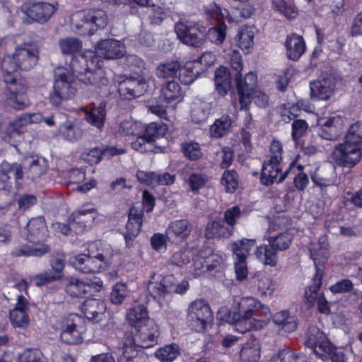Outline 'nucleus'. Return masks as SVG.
Masks as SVG:
<instances>
[{
  "instance_id": "1",
  "label": "nucleus",
  "mask_w": 362,
  "mask_h": 362,
  "mask_svg": "<svg viewBox=\"0 0 362 362\" xmlns=\"http://www.w3.org/2000/svg\"><path fill=\"white\" fill-rule=\"evenodd\" d=\"M39 49L33 42H25L16 47L12 56L2 62L3 80L6 85V103L16 110H23L30 105L26 81L17 74L18 70L29 71L37 64Z\"/></svg>"
},
{
  "instance_id": "2",
  "label": "nucleus",
  "mask_w": 362,
  "mask_h": 362,
  "mask_svg": "<svg viewBox=\"0 0 362 362\" xmlns=\"http://www.w3.org/2000/svg\"><path fill=\"white\" fill-rule=\"evenodd\" d=\"M270 317L268 306L262 304L254 297L247 296L235 302L233 315L229 314L226 321L234 325L235 330L243 334L262 328Z\"/></svg>"
},
{
  "instance_id": "3",
  "label": "nucleus",
  "mask_w": 362,
  "mask_h": 362,
  "mask_svg": "<svg viewBox=\"0 0 362 362\" xmlns=\"http://www.w3.org/2000/svg\"><path fill=\"white\" fill-rule=\"evenodd\" d=\"M127 333L122 341V354L118 362H146V356L141 349H148L157 344L158 326L153 322Z\"/></svg>"
},
{
  "instance_id": "4",
  "label": "nucleus",
  "mask_w": 362,
  "mask_h": 362,
  "mask_svg": "<svg viewBox=\"0 0 362 362\" xmlns=\"http://www.w3.org/2000/svg\"><path fill=\"white\" fill-rule=\"evenodd\" d=\"M362 122L353 124L349 129L345 141L335 146L333 156L336 163L343 167L352 168L361 160Z\"/></svg>"
},
{
  "instance_id": "5",
  "label": "nucleus",
  "mask_w": 362,
  "mask_h": 362,
  "mask_svg": "<svg viewBox=\"0 0 362 362\" xmlns=\"http://www.w3.org/2000/svg\"><path fill=\"white\" fill-rule=\"evenodd\" d=\"M110 262V253L100 247L98 243L89 245L88 254H80L70 259V263L78 272L90 274L106 269Z\"/></svg>"
},
{
  "instance_id": "6",
  "label": "nucleus",
  "mask_w": 362,
  "mask_h": 362,
  "mask_svg": "<svg viewBox=\"0 0 362 362\" xmlns=\"http://www.w3.org/2000/svg\"><path fill=\"white\" fill-rule=\"evenodd\" d=\"M64 291L72 298H86L93 293L98 292L103 287V281L94 277L85 281L74 276H66L62 279Z\"/></svg>"
},
{
  "instance_id": "7",
  "label": "nucleus",
  "mask_w": 362,
  "mask_h": 362,
  "mask_svg": "<svg viewBox=\"0 0 362 362\" xmlns=\"http://www.w3.org/2000/svg\"><path fill=\"white\" fill-rule=\"evenodd\" d=\"M212 320V312L209 305L205 300H196L189 304L187 322L192 329L197 332H204Z\"/></svg>"
},
{
  "instance_id": "8",
  "label": "nucleus",
  "mask_w": 362,
  "mask_h": 362,
  "mask_svg": "<svg viewBox=\"0 0 362 362\" xmlns=\"http://www.w3.org/2000/svg\"><path fill=\"white\" fill-rule=\"evenodd\" d=\"M107 24V16L102 9H90L80 14V20L74 24L75 32L80 35H92L98 29Z\"/></svg>"
},
{
  "instance_id": "9",
  "label": "nucleus",
  "mask_w": 362,
  "mask_h": 362,
  "mask_svg": "<svg viewBox=\"0 0 362 362\" xmlns=\"http://www.w3.org/2000/svg\"><path fill=\"white\" fill-rule=\"evenodd\" d=\"M57 8V1H54L53 4L47 1H25L21 6V10L27 17L23 20L27 23H45L54 14Z\"/></svg>"
},
{
  "instance_id": "10",
  "label": "nucleus",
  "mask_w": 362,
  "mask_h": 362,
  "mask_svg": "<svg viewBox=\"0 0 362 362\" xmlns=\"http://www.w3.org/2000/svg\"><path fill=\"white\" fill-rule=\"evenodd\" d=\"M175 29L177 37L187 45L199 47L204 42L206 28L199 23L178 22Z\"/></svg>"
},
{
  "instance_id": "11",
  "label": "nucleus",
  "mask_w": 362,
  "mask_h": 362,
  "mask_svg": "<svg viewBox=\"0 0 362 362\" xmlns=\"http://www.w3.org/2000/svg\"><path fill=\"white\" fill-rule=\"evenodd\" d=\"M23 158L14 162L6 160L0 163V181L5 184L4 189L11 191L14 183L17 187L25 181Z\"/></svg>"
},
{
  "instance_id": "12",
  "label": "nucleus",
  "mask_w": 362,
  "mask_h": 362,
  "mask_svg": "<svg viewBox=\"0 0 362 362\" xmlns=\"http://www.w3.org/2000/svg\"><path fill=\"white\" fill-rule=\"evenodd\" d=\"M204 12L209 18L217 19V25L209 28L206 31V36L212 42L217 45L221 44L226 39L227 29V25L221 20L224 17V13L220 6L217 5L215 1L207 5Z\"/></svg>"
},
{
  "instance_id": "13",
  "label": "nucleus",
  "mask_w": 362,
  "mask_h": 362,
  "mask_svg": "<svg viewBox=\"0 0 362 362\" xmlns=\"http://www.w3.org/2000/svg\"><path fill=\"white\" fill-rule=\"evenodd\" d=\"M235 82L241 109H247L257 88V76L252 71L248 72L245 77H242L241 74L235 76Z\"/></svg>"
},
{
  "instance_id": "14",
  "label": "nucleus",
  "mask_w": 362,
  "mask_h": 362,
  "mask_svg": "<svg viewBox=\"0 0 362 362\" xmlns=\"http://www.w3.org/2000/svg\"><path fill=\"white\" fill-rule=\"evenodd\" d=\"M53 92L49 95V100L53 105L58 106L64 100L73 97L76 89L73 86L71 77L66 74L59 75L55 78Z\"/></svg>"
},
{
  "instance_id": "15",
  "label": "nucleus",
  "mask_w": 362,
  "mask_h": 362,
  "mask_svg": "<svg viewBox=\"0 0 362 362\" xmlns=\"http://www.w3.org/2000/svg\"><path fill=\"white\" fill-rule=\"evenodd\" d=\"M330 344L326 334L318 327L315 326L308 327L305 344L307 347L310 348L317 356L325 357L327 356V351L330 350Z\"/></svg>"
},
{
  "instance_id": "16",
  "label": "nucleus",
  "mask_w": 362,
  "mask_h": 362,
  "mask_svg": "<svg viewBox=\"0 0 362 362\" xmlns=\"http://www.w3.org/2000/svg\"><path fill=\"white\" fill-rule=\"evenodd\" d=\"M146 88V82L144 78L129 77L119 83L118 92L124 99H131L142 95Z\"/></svg>"
},
{
  "instance_id": "17",
  "label": "nucleus",
  "mask_w": 362,
  "mask_h": 362,
  "mask_svg": "<svg viewBox=\"0 0 362 362\" xmlns=\"http://www.w3.org/2000/svg\"><path fill=\"white\" fill-rule=\"evenodd\" d=\"M336 78L332 76H322L310 83V96L314 100H329L334 93Z\"/></svg>"
},
{
  "instance_id": "18",
  "label": "nucleus",
  "mask_w": 362,
  "mask_h": 362,
  "mask_svg": "<svg viewBox=\"0 0 362 362\" xmlns=\"http://www.w3.org/2000/svg\"><path fill=\"white\" fill-rule=\"evenodd\" d=\"M26 239L30 243H43L49 237V230L43 216L32 218L25 226Z\"/></svg>"
},
{
  "instance_id": "19",
  "label": "nucleus",
  "mask_w": 362,
  "mask_h": 362,
  "mask_svg": "<svg viewBox=\"0 0 362 362\" xmlns=\"http://www.w3.org/2000/svg\"><path fill=\"white\" fill-rule=\"evenodd\" d=\"M279 165L280 164H274L267 160L264 162L260 177V180L262 185L269 186L272 185L275 181L278 183L282 182L292 170L295 163L294 162H292L290 164L289 168L282 173L277 180L278 175L281 171Z\"/></svg>"
},
{
  "instance_id": "20",
  "label": "nucleus",
  "mask_w": 362,
  "mask_h": 362,
  "mask_svg": "<svg viewBox=\"0 0 362 362\" xmlns=\"http://www.w3.org/2000/svg\"><path fill=\"white\" fill-rule=\"evenodd\" d=\"M125 152L124 148H118L115 146H106L105 148L96 146L82 153L81 158L90 165H95L100 163L102 159H110Z\"/></svg>"
},
{
  "instance_id": "21",
  "label": "nucleus",
  "mask_w": 362,
  "mask_h": 362,
  "mask_svg": "<svg viewBox=\"0 0 362 362\" xmlns=\"http://www.w3.org/2000/svg\"><path fill=\"white\" fill-rule=\"evenodd\" d=\"M25 181H35L44 175L48 164L44 158L28 156L23 158Z\"/></svg>"
},
{
  "instance_id": "22",
  "label": "nucleus",
  "mask_w": 362,
  "mask_h": 362,
  "mask_svg": "<svg viewBox=\"0 0 362 362\" xmlns=\"http://www.w3.org/2000/svg\"><path fill=\"white\" fill-rule=\"evenodd\" d=\"M95 51L101 57L113 59L122 57L125 53V47L118 40L107 39L98 42Z\"/></svg>"
},
{
  "instance_id": "23",
  "label": "nucleus",
  "mask_w": 362,
  "mask_h": 362,
  "mask_svg": "<svg viewBox=\"0 0 362 362\" xmlns=\"http://www.w3.org/2000/svg\"><path fill=\"white\" fill-rule=\"evenodd\" d=\"M143 211L138 210L135 206L130 209L128 215V221L126 225V232L124 237L127 247L133 245V239L136 238L140 230L142 224Z\"/></svg>"
},
{
  "instance_id": "24",
  "label": "nucleus",
  "mask_w": 362,
  "mask_h": 362,
  "mask_svg": "<svg viewBox=\"0 0 362 362\" xmlns=\"http://www.w3.org/2000/svg\"><path fill=\"white\" fill-rule=\"evenodd\" d=\"M95 218L94 209L74 211L71 214V226L76 234L82 233L92 226Z\"/></svg>"
},
{
  "instance_id": "25",
  "label": "nucleus",
  "mask_w": 362,
  "mask_h": 362,
  "mask_svg": "<svg viewBox=\"0 0 362 362\" xmlns=\"http://www.w3.org/2000/svg\"><path fill=\"white\" fill-rule=\"evenodd\" d=\"M51 250L50 247L45 243H27L19 245L11 251V256L21 257H42Z\"/></svg>"
},
{
  "instance_id": "26",
  "label": "nucleus",
  "mask_w": 362,
  "mask_h": 362,
  "mask_svg": "<svg viewBox=\"0 0 362 362\" xmlns=\"http://www.w3.org/2000/svg\"><path fill=\"white\" fill-rule=\"evenodd\" d=\"M192 231V225L186 219L174 221L169 225L167 238L173 242H181L187 239Z\"/></svg>"
},
{
  "instance_id": "27",
  "label": "nucleus",
  "mask_w": 362,
  "mask_h": 362,
  "mask_svg": "<svg viewBox=\"0 0 362 362\" xmlns=\"http://www.w3.org/2000/svg\"><path fill=\"white\" fill-rule=\"evenodd\" d=\"M80 309L87 319L99 321L105 313L106 304L100 299L90 298L83 303Z\"/></svg>"
},
{
  "instance_id": "28",
  "label": "nucleus",
  "mask_w": 362,
  "mask_h": 362,
  "mask_svg": "<svg viewBox=\"0 0 362 362\" xmlns=\"http://www.w3.org/2000/svg\"><path fill=\"white\" fill-rule=\"evenodd\" d=\"M173 276L163 277L160 281H150L147 284V291L154 299H162L166 294L173 293Z\"/></svg>"
},
{
  "instance_id": "29",
  "label": "nucleus",
  "mask_w": 362,
  "mask_h": 362,
  "mask_svg": "<svg viewBox=\"0 0 362 362\" xmlns=\"http://www.w3.org/2000/svg\"><path fill=\"white\" fill-rule=\"evenodd\" d=\"M76 320H79L77 315H71L67 320V323L63 326L61 332V339L69 344H75L81 342L82 337L81 331L78 329L75 322Z\"/></svg>"
},
{
  "instance_id": "30",
  "label": "nucleus",
  "mask_w": 362,
  "mask_h": 362,
  "mask_svg": "<svg viewBox=\"0 0 362 362\" xmlns=\"http://www.w3.org/2000/svg\"><path fill=\"white\" fill-rule=\"evenodd\" d=\"M105 104L100 103L97 107H93L90 109L83 107L84 112V119L90 125L101 130L104 126L106 118Z\"/></svg>"
},
{
  "instance_id": "31",
  "label": "nucleus",
  "mask_w": 362,
  "mask_h": 362,
  "mask_svg": "<svg viewBox=\"0 0 362 362\" xmlns=\"http://www.w3.org/2000/svg\"><path fill=\"white\" fill-rule=\"evenodd\" d=\"M127 4L129 8L134 7L136 5L141 7H146L147 12L149 14L151 23L160 24L166 17L165 8L162 6V2L154 4L152 1H128Z\"/></svg>"
},
{
  "instance_id": "32",
  "label": "nucleus",
  "mask_w": 362,
  "mask_h": 362,
  "mask_svg": "<svg viewBox=\"0 0 362 362\" xmlns=\"http://www.w3.org/2000/svg\"><path fill=\"white\" fill-rule=\"evenodd\" d=\"M253 6L248 1H235L230 10H226L230 21L238 23L250 18L254 13Z\"/></svg>"
},
{
  "instance_id": "33",
  "label": "nucleus",
  "mask_w": 362,
  "mask_h": 362,
  "mask_svg": "<svg viewBox=\"0 0 362 362\" xmlns=\"http://www.w3.org/2000/svg\"><path fill=\"white\" fill-rule=\"evenodd\" d=\"M342 132V120L339 117L329 118L322 124L319 135L324 139L333 141Z\"/></svg>"
},
{
  "instance_id": "34",
  "label": "nucleus",
  "mask_w": 362,
  "mask_h": 362,
  "mask_svg": "<svg viewBox=\"0 0 362 362\" xmlns=\"http://www.w3.org/2000/svg\"><path fill=\"white\" fill-rule=\"evenodd\" d=\"M286 54L289 59L298 60L305 51V43L303 37L296 34L288 35L285 42Z\"/></svg>"
},
{
  "instance_id": "35",
  "label": "nucleus",
  "mask_w": 362,
  "mask_h": 362,
  "mask_svg": "<svg viewBox=\"0 0 362 362\" xmlns=\"http://www.w3.org/2000/svg\"><path fill=\"white\" fill-rule=\"evenodd\" d=\"M127 319L129 325L134 329L146 325L148 322L146 308L142 304L135 305L129 310Z\"/></svg>"
},
{
  "instance_id": "36",
  "label": "nucleus",
  "mask_w": 362,
  "mask_h": 362,
  "mask_svg": "<svg viewBox=\"0 0 362 362\" xmlns=\"http://www.w3.org/2000/svg\"><path fill=\"white\" fill-rule=\"evenodd\" d=\"M78 81L85 84L95 86L98 88L107 86L109 83V80L105 76L103 69H97L91 71L90 67L79 76Z\"/></svg>"
},
{
  "instance_id": "37",
  "label": "nucleus",
  "mask_w": 362,
  "mask_h": 362,
  "mask_svg": "<svg viewBox=\"0 0 362 362\" xmlns=\"http://www.w3.org/2000/svg\"><path fill=\"white\" fill-rule=\"evenodd\" d=\"M233 234L231 228L225 225L223 221H213L208 223L205 228V237L207 239L216 238H228Z\"/></svg>"
},
{
  "instance_id": "38",
  "label": "nucleus",
  "mask_w": 362,
  "mask_h": 362,
  "mask_svg": "<svg viewBox=\"0 0 362 362\" xmlns=\"http://www.w3.org/2000/svg\"><path fill=\"white\" fill-rule=\"evenodd\" d=\"M59 132L64 139L69 142H76L81 139L83 135V130L76 123L66 121L59 126Z\"/></svg>"
},
{
  "instance_id": "39",
  "label": "nucleus",
  "mask_w": 362,
  "mask_h": 362,
  "mask_svg": "<svg viewBox=\"0 0 362 362\" xmlns=\"http://www.w3.org/2000/svg\"><path fill=\"white\" fill-rule=\"evenodd\" d=\"M214 83L218 94L224 96L230 88V74L224 66H220L215 71Z\"/></svg>"
},
{
  "instance_id": "40",
  "label": "nucleus",
  "mask_w": 362,
  "mask_h": 362,
  "mask_svg": "<svg viewBox=\"0 0 362 362\" xmlns=\"http://www.w3.org/2000/svg\"><path fill=\"white\" fill-rule=\"evenodd\" d=\"M242 362H258L260 358V346L256 339L247 341L240 351Z\"/></svg>"
},
{
  "instance_id": "41",
  "label": "nucleus",
  "mask_w": 362,
  "mask_h": 362,
  "mask_svg": "<svg viewBox=\"0 0 362 362\" xmlns=\"http://www.w3.org/2000/svg\"><path fill=\"white\" fill-rule=\"evenodd\" d=\"M255 244L254 239H246L238 240L232 243L231 248L235 259L246 260L252 247Z\"/></svg>"
},
{
  "instance_id": "42",
  "label": "nucleus",
  "mask_w": 362,
  "mask_h": 362,
  "mask_svg": "<svg viewBox=\"0 0 362 362\" xmlns=\"http://www.w3.org/2000/svg\"><path fill=\"white\" fill-rule=\"evenodd\" d=\"M276 250L272 244L261 245L257 248L256 256L264 264L275 266L277 260Z\"/></svg>"
},
{
  "instance_id": "43",
  "label": "nucleus",
  "mask_w": 362,
  "mask_h": 362,
  "mask_svg": "<svg viewBox=\"0 0 362 362\" xmlns=\"http://www.w3.org/2000/svg\"><path fill=\"white\" fill-rule=\"evenodd\" d=\"M93 57V52H89L86 54H81L72 58L70 62L71 69L78 79L81 75L85 73L90 68L88 57L92 59Z\"/></svg>"
},
{
  "instance_id": "44",
  "label": "nucleus",
  "mask_w": 362,
  "mask_h": 362,
  "mask_svg": "<svg viewBox=\"0 0 362 362\" xmlns=\"http://www.w3.org/2000/svg\"><path fill=\"white\" fill-rule=\"evenodd\" d=\"M210 105L203 101L195 102L191 110L192 121L196 124L205 122L210 114Z\"/></svg>"
},
{
  "instance_id": "45",
  "label": "nucleus",
  "mask_w": 362,
  "mask_h": 362,
  "mask_svg": "<svg viewBox=\"0 0 362 362\" xmlns=\"http://www.w3.org/2000/svg\"><path fill=\"white\" fill-rule=\"evenodd\" d=\"M273 322L281 326L286 332H293L297 327L296 317L290 315L287 310L276 313L273 316Z\"/></svg>"
},
{
  "instance_id": "46",
  "label": "nucleus",
  "mask_w": 362,
  "mask_h": 362,
  "mask_svg": "<svg viewBox=\"0 0 362 362\" xmlns=\"http://www.w3.org/2000/svg\"><path fill=\"white\" fill-rule=\"evenodd\" d=\"M231 119L228 115H223L216 119L210 127L211 136L214 138H221L227 134L231 127Z\"/></svg>"
},
{
  "instance_id": "47",
  "label": "nucleus",
  "mask_w": 362,
  "mask_h": 362,
  "mask_svg": "<svg viewBox=\"0 0 362 362\" xmlns=\"http://www.w3.org/2000/svg\"><path fill=\"white\" fill-rule=\"evenodd\" d=\"M274 362H307L305 354L297 353L289 347L281 349L274 357Z\"/></svg>"
},
{
  "instance_id": "48",
  "label": "nucleus",
  "mask_w": 362,
  "mask_h": 362,
  "mask_svg": "<svg viewBox=\"0 0 362 362\" xmlns=\"http://www.w3.org/2000/svg\"><path fill=\"white\" fill-rule=\"evenodd\" d=\"M180 64L178 61L160 63L156 69V75L160 78H173L180 69Z\"/></svg>"
},
{
  "instance_id": "49",
  "label": "nucleus",
  "mask_w": 362,
  "mask_h": 362,
  "mask_svg": "<svg viewBox=\"0 0 362 362\" xmlns=\"http://www.w3.org/2000/svg\"><path fill=\"white\" fill-rule=\"evenodd\" d=\"M252 283L257 286L258 294L260 296L272 295L275 290V284L268 276L258 274L253 279Z\"/></svg>"
},
{
  "instance_id": "50",
  "label": "nucleus",
  "mask_w": 362,
  "mask_h": 362,
  "mask_svg": "<svg viewBox=\"0 0 362 362\" xmlns=\"http://www.w3.org/2000/svg\"><path fill=\"white\" fill-rule=\"evenodd\" d=\"M322 274L317 269L315 276L313 279V283L305 291V298L310 306H312L317 299L319 298V290L322 285Z\"/></svg>"
},
{
  "instance_id": "51",
  "label": "nucleus",
  "mask_w": 362,
  "mask_h": 362,
  "mask_svg": "<svg viewBox=\"0 0 362 362\" xmlns=\"http://www.w3.org/2000/svg\"><path fill=\"white\" fill-rule=\"evenodd\" d=\"M167 131V125L163 122H151L146 127L144 136L152 144L156 139L164 136Z\"/></svg>"
},
{
  "instance_id": "52",
  "label": "nucleus",
  "mask_w": 362,
  "mask_h": 362,
  "mask_svg": "<svg viewBox=\"0 0 362 362\" xmlns=\"http://www.w3.org/2000/svg\"><path fill=\"white\" fill-rule=\"evenodd\" d=\"M161 95L168 102L178 99L182 96V89L174 80L163 83L160 90Z\"/></svg>"
},
{
  "instance_id": "53",
  "label": "nucleus",
  "mask_w": 362,
  "mask_h": 362,
  "mask_svg": "<svg viewBox=\"0 0 362 362\" xmlns=\"http://www.w3.org/2000/svg\"><path fill=\"white\" fill-rule=\"evenodd\" d=\"M28 125L23 114L11 121L6 127V133L10 138L20 136Z\"/></svg>"
},
{
  "instance_id": "54",
  "label": "nucleus",
  "mask_w": 362,
  "mask_h": 362,
  "mask_svg": "<svg viewBox=\"0 0 362 362\" xmlns=\"http://www.w3.org/2000/svg\"><path fill=\"white\" fill-rule=\"evenodd\" d=\"M180 354L179 346L175 344H172L158 349L155 356L161 362H172Z\"/></svg>"
},
{
  "instance_id": "55",
  "label": "nucleus",
  "mask_w": 362,
  "mask_h": 362,
  "mask_svg": "<svg viewBox=\"0 0 362 362\" xmlns=\"http://www.w3.org/2000/svg\"><path fill=\"white\" fill-rule=\"evenodd\" d=\"M292 240L293 235L288 232L281 233L277 235H272L268 238L269 243L272 244V246L278 251H283L288 248Z\"/></svg>"
},
{
  "instance_id": "56",
  "label": "nucleus",
  "mask_w": 362,
  "mask_h": 362,
  "mask_svg": "<svg viewBox=\"0 0 362 362\" xmlns=\"http://www.w3.org/2000/svg\"><path fill=\"white\" fill-rule=\"evenodd\" d=\"M60 49L63 54L72 55L80 51L82 42L76 37H66L61 39L59 42Z\"/></svg>"
},
{
  "instance_id": "57",
  "label": "nucleus",
  "mask_w": 362,
  "mask_h": 362,
  "mask_svg": "<svg viewBox=\"0 0 362 362\" xmlns=\"http://www.w3.org/2000/svg\"><path fill=\"white\" fill-rule=\"evenodd\" d=\"M227 193H234L238 186V175L234 170H225L221 179Z\"/></svg>"
},
{
  "instance_id": "58",
  "label": "nucleus",
  "mask_w": 362,
  "mask_h": 362,
  "mask_svg": "<svg viewBox=\"0 0 362 362\" xmlns=\"http://www.w3.org/2000/svg\"><path fill=\"white\" fill-rule=\"evenodd\" d=\"M309 251L310 257L313 259L315 265L316 271L317 269L320 270L319 266L323 264L328 258L327 249L320 245H312L309 248ZM320 272L322 274L321 271H320Z\"/></svg>"
},
{
  "instance_id": "59",
  "label": "nucleus",
  "mask_w": 362,
  "mask_h": 362,
  "mask_svg": "<svg viewBox=\"0 0 362 362\" xmlns=\"http://www.w3.org/2000/svg\"><path fill=\"white\" fill-rule=\"evenodd\" d=\"M60 279H62V275L56 274L51 269H47L33 276L30 281L36 286L40 287Z\"/></svg>"
},
{
  "instance_id": "60",
  "label": "nucleus",
  "mask_w": 362,
  "mask_h": 362,
  "mask_svg": "<svg viewBox=\"0 0 362 362\" xmlns=\"http://www.w3.org/2000/svg\"><path fill=\"white\" fill-rule=\"evenodd\" d=\"M17 362H47L38 349H26L19 354Z\"/></svg>"
},
{
  "instance_id": "61",
  "label": "nucleus",
  "mask_w": 362,
  "mask_h": 362,
  "mask_svg": "<svg viewBox=\"0 0 362 362\" xmlns=\"http://www.w3.org/2000/svg\"><path fill=\"white\" fill-rule=\"evenodd\" d=\"M273 6L280 13L287 18H294L298 13V9L293 1H272Z\"/></svg>"
},
{
  "instance_id": "62",
  "label": "nucleus",
  "mask_w": 362,
  "mask_h": 362,
  "mask_svg": "<svg viewBox=\"0 0 362 362\" xmlns=\"http://www.w3.org/2000/svg\"><path fill=\"white\" fill-rule=\"evenodd\" d=\"M254 35L247 28L240 30L235 37L237 45L243 50L250 48L253 44Z\"/></svg>"
},
{
  "instance_id": "63",
  "label": "nucleus",
  "mask_w": 362,
  "mask_h": 362,
  "mask_svg": "<svg viewBox=\"0 0 362 362\" xmlns=\"http://www.w3.org/2000/svg\"><path fill=\"white\" fill-rule=\"evenodd\" d=\"M10 320L15 327H26L30 322L27 312L18 309H13L10 312Z\"/></svg>"
},
{
  "instance_id": "64",
  "label": "nucleus",
  "mask_w": 362,
  "mask_h": 362,
  "mask_svg": "<svg viewBox=\"0 0 362 362\" xmlns=\"http://www.w3.org/2000/svg\"><path fill=\"white\" fill-rule=\"evenodd\" d=\"M208 181V177L202 173H192L189 176L187 184L193 192H197L203 188Z\"/></svg>"
}]
</instances>
